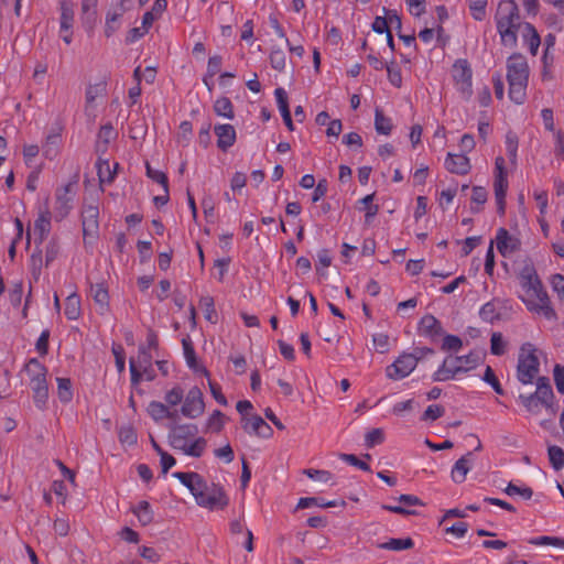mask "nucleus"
Listing matches in <instances>:
<instances>
[{
	"label": "nucleus",
	"instance_id": "1",
	"mask_svg": "<svg viewBox=\"0 0 564 564\" xmlns=\"http://www.w3.org/2000/svg\"><path fill=\"white\" fill-rule=\"evenodd\" d=\"M519 280L521 288L532 297H535L539 302L532 300H525L521 296L522 302L525 304L530 312L542 313L546 319H555L556 312L551 305L547 292L544 290L542 281L540 280L536 270L531 262H527L519 273Z\"/></svg>",
	"mask_w": 564,
	"mask_h": 564
},
{
	"label": "nucleus",
	"instance_id": "2",
	"mask_svg": "<svg viewBox=\"0 0 564 564\" xmlns=\"http://www.w3.org/2000/svg\"><path fill=\"white\" fill-rule=\"evenodd\" d=\"M519 7L514 0H501L498 4L495 21L501 44L507 47H516L518 32L521 28Z\"/></svg>",
	"mask_w": 564,
	"mask_h": 564
},
{
	"label": "nucleus",
	"instance_id": "3",
	"mask_svg": "<svg viewBox=\"0 0 564 564\" xmlns=\"http://www.w3.org/2000/svg\"><path fill=\"white\" fill-rule=\"evenodd\" d=\"M507 80L509 83V98L517 105L524 102L529 80V66L527 58L514 53L507 59Z\"/></svg>",
	"mask_w": 564,
	"mask_h": 564
},
{
	"label": "nucleus",
	"instance_id": "4",
	"mask_svg": "<svg viewBox=\"0 0 564 564\" xmlns=\"http://www.w3.org/2000/svg\"><path fill=\"white\" fill-rule=\"evenodd\" d=\"M198 479H195L191 489L198 506L214 509H225L229 503V498L224 488L217 484H212L209 487L207 481L198 473L195 474Z\"/></svg>",
	"mask_w": 564,
	"mask_h": 564
},
{
	"label": "nucleus",
	"instance_id": "5",
	"mask_svg": "<svg viewBox=\"0 0 564 564\" xmlns=\"http://www.w3.org/2000/svg\"><path fill=\"white\" fill-rule=\"evenodd\" d=\"M536 348L531 343H524L519 352L517 365V379L522 384L533 383L540 371V360Z\"/></svg>",
	"mask_w": 564,
	"mask_h": 564
},
{
	"label": "nucleus",
	"instance_id": "6",
	"mask_svg": "<svg viewBox=\"0 0 564 564\" xmlns=\"http://www.w3.org/2000/svg\"><path fill=\"white\" fill-rule=\"evenodd\" d=\"M169 444L172 448L176 451L185 449L188 441L195 437L198 434V427L196 424L186 423V424H169Z\"/></svg>",
	"mask_w": 564,
	"mask_h": 564
},
{
	"label": "nucleus",
	"instance_id": "7",
	"mask_svg": "<svg viewBox=\"0 0 564 564\" xmlns=\"http://www.w3.org/2000/svg\"><path fill=\"white\" fill-rule=\"evenodd\" d=\"M452 75L457 89L467 98L471 96V76L473 72L469 63L465 58L457 59L453 65Z\"/></svg>",
	"mask_w": 564,
	"mask_h": 564
},
{
	"label": "nucleus",
	"instance_id": "8",
	"mask_svg": "<svg viewBox=\"0 0 564 564\" xmlns=\"http://www.w3.org/2000/svg\"><path fill=\"white\" fill-rule=\"evenodd\" d=\"M416 359L411 352H402L393 364L386 368V375L391 380H401L416 368Z\"/></svg>",
	"mask_w": 564,
	"mask_h": 564
},
{
	"label": "nucleus",
	"instance_id": "9",
	"mask_svg": "<svg viewBox=\"0 0 564 564\" xmlns=\"http://www.w3.org/2000/svg\"><path fill=\"white\" fill-rule=\"evenodd\" d=\"M205 403L203 392L198 387H193L187 392L181 412L184 416L196 419L204 413Z\"/></svg>",
	"mask_w": 564,
	"mask_h": 564
},
{
	"label": "nucleus",
	"instance_id": "10",
	"mask_svg": "<svg viewBox=\"0 0 564 564\" xmlns=\"http://www.w3.org/2000/svg\"><path fill=\"white\" fill-rule=\"evenodd\" d=\"M99 209L97 205H84L82 210V226L84 239L97 238L99 231Z\"/></svg>",
	"mask_w": 564,
	"mask_h": 564
},
{
	"label": "nucleus",
	"instance_id": "11",
	"mask_svg": "<svg viewBox=\"0 0 564 564\" xmlns=\"http://www.w3.org/2000/svg\"><path fill=\"white\" fill-rule=\"evenodd\" d=\"M496 243L497 249L502 257H508L511 253L519 251L521 248L520 239L511 236L503 227L497 230Z\"/></svg>",
	"mask_w": 564,
	"mask_h": 564
},
{
	"label": "nucleus",
	"instance_id": "12",
	"mask_svg": "<svg viewBox=\"0 0 564 564\" xmlns=\"http://www.w3.org/2000/svg\"><path fill=\"white\" fill-rule=\"evenodd\" d=\"M241 424L248 434H254L263 438H269L273 434L272 427L258 414L252 415L250 419L241 417Z\"/></svg>",
	"mask_w": 564,
	"mask_h": 564
},
{
	"label": "nucleus",
	"instance_id": "13",
	"mask_svg": "<svg viewBox=\"0 0 564 564\" xmlns=\"http://www.w3.org/2000/svg\"><path fill=\"white\" fill-rule=\"evenodd\" d=\"M417 330L421 336L429 337L432 341L444 335L441 322L432 314H426L420 319Z\"/></svg>",
	"mask_w": 564,
	"mask_h": 564
},
{
	"label": "nucleus",
	"instance_id": "14",
	"mask_svg": "<svg viewBox=\"0 0 564 564\" xmlns=\"http://www.w3.org/2000/svg\"><path fill=\"white\" fill-rule=\"evenodd\" d=\"M76 184L69 182L56 191V212L61 219L65 218L73 208V186Z\"/></svg>",
	"mask_w": 564,
	"mask_h": 564
},
{
	"label": "nucleus",
	"instance_id": "15",
	"mask_svg": "<svg viewBox=\"0 0 564 564\" xmlns=\"http://www.w3.org/2000/svg\"><path fill=\"white\" fill-rule=\"evenodd\" d=\"M507 170L505 166V159L498 156L495 161V178L494 191L495 196H506L508 191Z\"/></svg>",
	"mask_w": 564,
	"mask_h": 564
},
{
	"label": "nucleus",
	"instance_id": "16",
	"mask_svg": "<svg viewBox=\"0 0 564 564\" xmlns=\"http://www.w3.org/2000/svg\"><path fill=\"white\" fill-rule=\"evenodd\" d=\"M534 394L541 399V403L543 406L551 410L553 414L555 413L553 404L554 393L552 390V386L550 383V379L547 377L536 378V391L534 392Z\"/></svg>",
	"mask_w": 564,
	"mask_h": 564
},
{
	"label": "nucleus",
	"instance_id": "17",
	"mask_svg": "<svg viewBox=\"0 0 564 564\" xmlns=\"http://www.w3.org/2000/svg\"><path fill=\"white\" fill-rule=\"evenodd\" d=\"M444 164L449 173L458 175H466L471 169L469 159L465 154L448 153Z\"/></svg>",
	"mask_w": 564,
	"mask_h": 564
},
{
	"label": "nucleus",
	"instance_id": "18",
	"mask_svg": "<svg viewBox=\"0 0 564 564\" xmlns=\"http://www.w3.org/2000/svg\"><path fill=\"white\" fill-rule=\"evenodd\" d=\"M217 137V147L226 152L236 142V130L231 124H217L214 128Z\"/></svg>",
	"mask_w": 564,
	"mask_h": 564
},
{
	"label": "nucleus",
	"instance_id": "19",
	"mask_svg": "<svg viewBox=\"0 0 564 564\" xmlns=\"http://www.w3.org/2000/svg\"><path fill=\"white\" fill-rule=\"evenodd\" d=\"M51 212L46 207L34 221L35 243L42 245L51 231Z\"/></svg>",
	"mask_w": 564,
	"mask_h": 564
},
{
	"label": "nucleus",
	"instance_id": "20",
	"mask_svg": "<svg viewBox=\"0 0 564 564\" xmlns=\"http://www.w3.org/2000/svg\"><path fill=\"white\" fill-rule=\"evenodd\" d=\"M473 452H468L462 456L452 468V479L456 484H462L466 480L467 473L470 470Z\"/></svg>",
	"mask_w": 564,
	"mask_h": 564
},
{
	"label": "nucleus",
	"instance_id": "21",
	"mask_svg": "<svg viewBox=\"0 0 564 564\" xmlns=\"http://www.w3.org/2000/svg\"><path fill=\"white\" fill-rule=\"evenodd\" d=\"M148 413L155 422H159L163 419L175 420L177 417L176 411H170L164 403L159 401H151L149 403Z\"/></svg>",
	"mask_w": 564,
	"mask_h": 564
},
{
	"label": "nucleus",
	"instance_id": "22",
	"mask_svg": "<svg viewBox=\"0 0 564 564\" xmlns=\"http://www.w3.org/2000/svg\"><path fill=\"white\" fill-rule=\"evenodd\" d=\"M130 510L143 527L149 525L154 520V512L147 500L139 501L138 505L131 507Z\"/></svg>",
	"mask_w": 564,
	"mask_h": 564
},
{
	"label": "nucleus",
	"instance_id": "23",
	"mask_svg": "<svg viewBox=\"0 0 564 564\" xmlns=\"http://www.w3.org/2000/svg\"><path fill=\"white\" fill-rule=\"evenodd\" d=\"M449 357L445 358L440 368L433 373V381H447L454 379L459 373V368L452 364Z\"/></svg>",
	"mask_w": 564,
	"mask_h": 564
},
{
	"label": "nucleus",
	"instance_id": "24",
	"mask_svg": "<svg viewBox=\"0 0 564 564\" xmlns=\"http://www.w3.org/2000/svg\"><path fill=\"white\" fill-rule=\"evenodd\" d=\"M64 314L67 319L76 321L82 315L80 297L77 293L69 294L65 300Z\"/></svg>",
	"mask_w": 564,
	"mask_h": 564
},
{
	"label": "nucleus",
	"instance_id": "25",
	"mask_svg": "<svg viewBox=\"0 0 564 564\" xmlns=\"http://www.w3.org/2000/svg\"><path fill=\"white\" fill-rule=\"evenodd\" d=\"M454 361L458 364L456 367L459 368V373L467 372L480 364L481 356L478 351H470L467 355L455 357Z\"/></svg>",
	"mask_w": 564,
	"mask_h": 564
},
{
	"label": "nucleus",
	"instance_id": "26",
	"mask_svg": "<svg viewBox=\"0 0 564 564\" xmlns=\"http://www.w3.org/2000/svg\"><path fill=\"white\" fill-rule=\"evenodd\" d=\"M375 129L377 133L389 135L392 132L393 123L391 118L387 117L379 107L375 109Z\"/></svg>",
	"mask_w": 564,
	"mask_h": 564
},
{
	"label": "nucleus",
	"instance_id": "27",
	"mask_svg": "<svg viewBox=\"0 0 564 564\" xmlns=\"http://www.w3.org/2000/svg\"><path fill=\"white\" fill-rule=\"evenodd\" d=\"M59 25L62 31H67L68 29H73L74 25V9L73 4L67 2L66 0L59 1Z\"/></svg>",
	"mask_w": 564,
	"mask_h": 564
},
{
	"label": "nucleus",
	"instance_id": "28",
	"mask_svg": "<svg viewBox=\"0 0 564 564\" xmlns=\"http://www.w3.org/2000/svg\"><path fill=\"white\" fill-rule=\"evenodd\" d=\"M523 37L528 43L531 54L536 55L541 39L536 29L531 23L527 22L523 24Z\"/></svg>",
	"mask_w": 564,
	"mask_h": 564
},
{
	"label": "nucleus",
	"instance_id": "29",
	"mask_svg": "<svg viewBox=\"0 0 564 564\" xmlns=\"http://www.w3.org/2000/svg\"><path fill=\"white\" fill-rule=\"evenodd\" d=\"M91 296L96 304L99 305L101 312L109 307V293L108 289L104 283H96L90 288Z\"/></svg>",
	"mask_w": 564,
	"mask_h": 564
},
{
	"label": "nucleus",
	"instance_id": "30",
	"mask_svg": "<svg viewBox=\"0 0 564 564\" xmlns=\"http://www.w3.org/2000/svg\"><path fill=\"white\" fill-rule=\"evenodd\" d=\"M381 550H391V551H403L410 550L414 546V542L411 538L405 539H390L388 542L379 543L377 545Z\"/></svg>",
	"mask_w": 564,
	"mask_h": 564
},
{
	"label": "nucleus",
	"instance_id": "31",
	"mask_svg": "<svg viewBox=\"0 0 564 564\" xmlns=\"http://www.w3.org/2000/svg\"><path fill=\"white\" fill-rule=\"evenodd\" d=\"M488 193L482 186H474L471 193V206L470 210L473 214H478L481 207L487 202Z\"/></svg>",
	"mask_w": 564,
	"mask_h": 564
},
{
	"label": "nucleus",
	"instance_id": "32",
	"mask_svg": "<svg viewBox=\"0 0 564 564\" xmlns=\"http://www.w3.org/2000/svg\"><path fill=\"white\" fill-rule=\"evenodd\" d=\"M182 346H183V352L186 360L187 366L193 370H198L197 366V357L195 352L194 345L189 338V336H186L182 339Z\"/></svg>",
	"mask_w": 564,
	"mask_h": 564
},
{
	"label": "nucleus",
	"instance_id": "33",
	"mask_svg": "<svg viewBox=\"0 0 564 564\" xmlns=\"http://www.w3.org/2000/svg\"><path fill=\"white\" fill-rule=\"evenodd\" d=\"M214 110L217 116L232 119L235 117L234 106L228 97H219L214 104Z\"/></svg>",
	"mask_w": 564,
	"mask_h": 564
},
{
	"label": "nucleus",
	"instance_id": "34",
	"mask_svg": "<svg viewBox=\"0 0 564 564\" xmlns=\"http://www.w3.org/2000/svg\"><path fill=\"white\" fill-rule=\"evenodd\" d=\"M479 316L484 322L490 324L501 318V314L498 311L496 303L494 301L487 302L481 306L479 311Z\"/></svg>",
	"mask_w": 564,
	"mask_h": 564
},
{
	"label": "nucleus",
	"instance_id": "35",
	"mask_svg": "<svg viewBox=\"0 0 564 564\" xmlns=\"http://www.w3.org/2000/svg\"><path fill=\"white\" fill-rule=\"evenodd\" d=\"M24 370L30 377V380L46 377L47 368L36 358H31L24 366Z\"/></svg>",
	"mask_w": 564,
	"mask_h": 564
},
{
	"label": "nucleus",
	"instance_id": "36",
	"mask_svg": "<svg viewBox=\"0 0 564 564\" xmlns=\"http://www.w3.org/2000/svg\"><path fill=\"white\" fill-rule=\"evenodd\" d=\"M312 506H317V507H322V508H332V507H336L337 502L336 501H327L322 497H304L299 500L296 508L305 509V508H310Z\"/></svg>",
	"mask_w": 564,
	"mask_h": 564
},
{
	"label": "nucleus",
	"instance_id": "37",
	"mask_svg": "<svg viewBox=\"0 0 564 564\" xmlns=\"http://www.w3.org/2000/svg\"><path fill=\"white\" fill-rule=\"evenodd\" d=\"M57 394L63 403H68L73 399L72 381L69 378H57Z\"/></svg>",
	"mask_w": 564,
	"mask_h": 564
},
{
	"label": "nucleus",
	"instance_id": "38",
	"mask_svg": "<svg viewBox=\"0 0 564 564\" xmlns=\"http://www.w3.org/2000/svg\"><path fill=\"white\" fill-rule=\"evenodd\" d=\"M199 305L204 311L205 318L213 324L217 323L218 316L215 310L214 297L210 295L202 296Z\"/></svg>",
	"mask_w": 564,
	"mask_h": 564
},
{
	"label": "nucleus",
	"instance_id": "39",
	"mask_svg": "<svg viewBox=\"0 0 564 564\" xmlns=\"http://www.w3.org/2000/svg\"><path fill=\"white\" fill-rule=\"evenodd\" d=\"M207 442L204 437H197L192 443H187L182 452L187 456L200 457L206 448Z\"/></svg>",
	"mask_w": 564,
	"mask_h": 564
},
{
	"label": "nucleus",
	"instance_id": "40",
	"mask_svg": "<svg viewBox=\"0 0 564 564\" xmlns=\"http://www.w3.org/2000/svg\"><path fill=\"white\" fill-rule=\"evenodd\" d=\"M549 459L555 470L564 467V451L556 445H550L547 448Z\"/></svg>",
	"mask_w": 564,
	"mask_h": 564
},
{
	"label": "nucleus",
	"instance_id": "41",
	"mask_svg": "<svg viewBox=\"0 0 564 564\" xmlns=\"http://www.w3.org/2000/svg\"><path fill=\"white\" fill-rule=\"evenodd\" d=\"M519 400L528 412L532 414H538L540 412V405H542L541 399L534 393L528 395L520 394Z\"/></svg>",
	"mask_w": 564,
	"mask_h": 564
},
{
	"label": "nucleus",
	"instance_id": "42",
	"mask_svg": "<svg viewBox=\"0 0 564 564\" xmlns=\"http://www.w3.org/2000/svg\"><path fill=\"white\" fill-rule=\"evenodd\" d=\"M225 419L226 416L221 411L215 410L207 420V430L215 433L221 432L225 425Z\"/></svg>",
	"mask_w": 564,
	"mask_h": 564
},
{
	"label": "nucleus",
	"instance_id": "43",
	"mask_svg": "<svg viewBox=\"0 0 564 564\" xmlns=\"http://www.w3.org/2000/svg\"><path fill=\"white\" fill-rule=\"evenodd\" d=\"M373 198H375V193L369 194V195H366L364 198H361V199L359 200V203H361V204H364V205H365V210H366L365 221H366V224H370V221L372 220V218H373V217L378 214V212H379V206H378V205L372 204Z\"/></svg>",
	"mask_w": 564,
	"mask_h": 564
},
{
	"label": "nucleus",
	"instance_id": "44",
	"mask_svg": "<svg viewBox=\"0 0 564 564\" xmlns=\"http://www.w3.org/2000/svg\"><path fill=\"white\" fill-rule=\"evenodd\" d=\"M119 441L121 444L133 446L138 442V435L133 426L124 425L119 430Z\"/></svg>",
	"mask_w": 564,
	"mask_h": 564
},
{
	"label": "nucleus",
	"instance_id": "45",
	"mask_svg": "<svg viewBox=\"0 0 564 564\" xmlns=\"http://www.w3.org/2000/svg\"><path fill=\"white\" fill-rule=\"evenodd\" d=\"M107 83L100 82L95 85H89L86 89V102L91 105L98 96L106 95Z\"/></svg>",
	"mask_w": 564,
	"mask_h": 564
},
{
	"label": "nucleus",
	"instance_id": "46",
	"mask_svg": "<svg viewBox=\"0 0 564 564\" xmlns=\"http://www.w3.org/2000/svg\"><path fill=\"white\" fill-rule=\"evenodd\" d=\"M384 442V433L382 429H372L365 435V445L367 448H372Z\"/></svg>",
	"mask_w": 564,
	"mask_h": 564
},
{
	"label": "nucleus",
	"instance_id": "47",
	"mask_svg": "<svg viewBox=\"0 0 564 564\" xmlns=\"http://www.w3.org/2000/svg\"><path fill=\"white\" fill-rule=\"evenodd\" d=\"M270 65L273 69L282 72L285 68V53L281 48H272L269 55Z\"/></svg>",
	"mask_w": 564,
	"mask_h": 564
},
{
	"label": "nucleus",
	"instance_id": "48",
	"mask_svg": "<svg viewBox=\"0 0 564 564\" xmlns=\"http://www.w3.org/2000/svg\"><path fill=\"white\" fill-rule=\"evenodd\" d=\"M488 0H470L469 10L476 21H482L486 17Z\"/></svg>",
	"mask_w": 564,
	"mask_h": 564
},
{
	"label": "nucleus",
	"instance_id": "49",
	"mask_svg": "<svg viewBox=\"0 0 564 564\" xmlns=\"http://www.w3.org/2000/svg\"><path fill=\"white\" fill-rule=\"evenodd\" d=\"M532 545H552L564 549V539L557 536L541 535L528 541Z\"/></svg>",
	"mask_w": 564,
	"mask_h": 564
},
{
	"label": "nucleus",
	"instance_id": "50",
	"mask_svg": "<svg viewBox=\"0 0 564 564\" xmlns=\"http://www.w3.org/2000/svg\"><path fill=\"white\" fill-rule=\"evenodd\" d=\"M387 73H388V79L394 87H401L402 86V74L400 67L395 64L394 61L387 64L386 66Z\"/></svg>",
	"mask_w": 564,
	"mask_h": 564
},
{
	"label": "nucleus",
	"instance_id": "51",
	"mask_svg": "<svg viewBox=\"0 0 564 564\" xmlns=\"http://www.w3.org/2000/svg\"><path fill=\"white\" fill-rule=\"evenodd\" d=\"M482 380L485 382H487L488 384H490L497 394H500V395L505 394V390L501 387L495 371L492 370V368L490 366H487L485 373L482 376Z\"/></svg>",
	"mask_w": 564,
	"mask_h": 564
},
{
	"label": "nucleus",
	"instance_id": "52",
	"mask_svg": "<svg viewBox=\"0 0 564 564\" xmlns=\"http://www.w3.org/2000/svg\"><path fill=\"white\" fill-rule=\"evenodd\" d=\"M518 144L519 140L517 134L509 131L506 135V151L511 162H514L517 159Z\"/></svg>",
	"mask_w": 564,
	"mask_h": 564
},
{
	"label": "nucleus",
	"instance_id": "53",
	"mask_svg": "<svg viewBox=\"0 0 564 564\" xmlns=\"http://www.w3.org/2000/svg\"><path fill=\"white\" fill-rule=\"evenodd\" d=\"M463 347L462 339L456 335L447 334L443 337L441 349L444 351H458Z\"/></svg>",
	"mask_w": 564,
	"mask_h": 564
},
{
	"label": "nucleus",
	"instance_id": "54",
	"mask_svg": "<svg viewBox=\"0 0 564 564\" xmlns=\"http://www.w3.org/2000/svg\"><path fill=\"white\" fill-rule=\"evenodd\" d=\"M490 351L495 356H502L506 352V343L501 333H492L490 338Z\"/></svg>",
	"mask_w": 564,
	"mask_h": 564
},
{
	"label": "nucleus",
	"instance_id": "55",
	"mask_svg": "<svg viewBox=\"0 0 564 564\" xmlns=\"http://www.w3.org/2000/svg\"><path fill=\"white\" fill-rule=\"evenodd\" d=\"M145 167H147L148 177H150L152 181L161 184L164 192L167 193L169 180H167L166 174L163 173L162 171L153 170L149 163H147Z\"/></svg>",
	"mask_w": 564,
	"mask_h": 564
},
{
	"label": "nucleus",
	"instance_id": "56",
	"mask_svg": "<svg viewBox=\"0 0 564 564\" xmlns=\"http://www.w3.org/2000/svg\"><path fill=\"white\" fill-rule=\"evenodd\" d=\"M117 135L111 123H107L100 127L98 132V140L104 143V151L107 150V147L115 137Z\"/></svg>",
	"mask_w": 564,
	"mask_h": 564
},
{
	"label": "nucleus",
	"instance_id": "57",
	"mask_svg": "<svg viewBox=\"0 0 564 564\" xmlns=\"http://www.w3.org/2000/svg\"><path fill=\"white\" fill-rule=\"evenodd\" d=\"M445 413L444 406L440 404H432L429 405L427 409L424 411L421 420L422 421H435L440 417H442Z\"/></svg>",
	"mask_w": 564,
	"mask_h": 564
},
{
	"label": "nucleus",
	"instance_id": "58",
	"mask_svg": "<svg viewBox=\"0 0 564 564\" xmlns=\"http://www.w3.org/2000/svg\"><path fill=\"white\" fill-rule=\"evenodd\" d=\"M339 458L351 465V466H355L364 471H371V468L369 466V464H367L366 462H362L360 460L356 455L354 454H345V453H341L339 454Z\"/></svg>",
	"mask_w": 564,
	"mask_h": 564
},
{
	"label": "nucleus",
	"instance_id": "59",
	"mask_svg": "<svg viewBox=\"0 0 564 564\" xmlns=\"http://www.w3.org/2000/svg\"><path fill=\"white\" fill-rule=\"evenodd\" d=\"M183 398H184V390L181 387L176 386L165 393L164 399L169 405L174 406V405L180 404L182 402Z\"/></svg>",
	"mask_w": 564,
	"mask_h": 564
},
{
	"label": "nucleus",
	"instance_id": "60",
	"mask_svg": "<svg viewBox=\"0 0 564 564\" xmlns=\"http://www.w3.org/2000/svg\"><path fill=\"white\" fill-rule=\"evenodd\" d=\"M23 296V283L17 282L12 285V288L9 291V300L12 306L18 307L20 306L22 302Z\"/></svg>",
	"mask_w": 564,
	"mask_h": 564
},
{
	"label": "nucleus",
	"instance_id": "61",
	"mask_svg": "<svg viewBox=\"0 0 564 564\" xmlns=\"http://www.w3.org/2000/svg\"><path fill=\"white\" fill-rule=\"evenodd\" d=\"M120 13H108L106 17L105 35L110 37L119 26Z\"/></svg>",
	"mask_w": 564,
	"mask_h": 564
},
{
	"label": "nucleus",
	"instance_id": "62",
	"mask_svg": "<svg viewBox=\"0 0 564 564\" xmlns=\"http://www.w3.org/2000/svg\"><path fill=\"white\" fill-rule=\"evenodd\" d=\"M58 141H59L58 134H52V135L47 137L46 144L43 148L44 155L47 159H53L56 155Z\"/></svg>",
	"mask_w": 564,
	"mask_h": 564
},
{
	"label": "nucleus",
	"instance_id": "63",
	"mask_svg": "<svg viewBox=\"0 0 564 564\" xmlns=\"http://www.w3.org/2000/svg\"><path fill=\"white\" fill-rule=\"evenodd\" d=\"M551 284L558 299L564 302V275L560 273L552 275Z\"/></svg>",
	"mask_w": 564,
	"mask_h": 564
},
{
	"label": "nucleus",
	"instance_id": "64",
	"mask_svg": "<svg viewBox=\"0 0 564 564\" xmlns=\"http://www.w3.org/2000/svg\"><path fill=\"white\" fill-rule=\"evenodd\" d=\"M553 377L556 389L560 393H564V367L556 364L553 369Z\"/></svg>",
	"mask_w": 564,
	"mask_h": 564
}]
</instances>
